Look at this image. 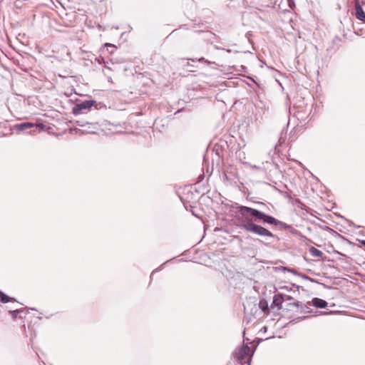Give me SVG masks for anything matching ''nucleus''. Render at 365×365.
<instances>
[{"label": "nucleus", "mask_w": 365, "mask_h": 365, "mask_svg": "<svg viewBox=\"0 0 365 365\" xmlns=\"http://www.w3.org/2000/svg\"><path fill=\"white\" fill-rule=\"evenodd\" d=\"M39 127V128H43V125L42 124H34V123H29V122H26V123H19V124H16L15 125V128L16 130H26V129H29V128H31L33 127Z\"/></svg>", "instance_id": "obj_5"}, {"label": "nucleus", "mask_w": 365, "mask_h": 365, "mask_svg": "<svg viewBox=\"0 0 365 365\" xmlns=\"http://www.w3.org/2000/svg\"><path fill=\"white\" fill-rule=\"evenodd\" d=\"M259 307L262 309V310L266 314H269V308L268 304L266 301H260L259 302Z\"/></svg>", "instance_id": "obj_11"}, {"label": "nucleus", "mask_w": 365, "mask_h": 365, "mask_svg": "<svg viewBox=\"0 0 365 365\" xmlns=\"http://www.w3.org/2000/svg\"><path fill=\"white\" fill-rule=\"evenodd\" d=\"M309 253L311 254L312 256L315 257L320 258L323 256V252L314 247H311L309 248Z\"/></svg>", "instance_id": "obj_10"}, {"label": "nucleus", "mask_w": 365, "mask_h": 365, "mask_svg": "<svg viewBox=\"0 0 365 365\" xmlns=\"http://www.w3.org/2000/svg\"><path fill=\"white\" fill-rule=\"evenodd\" d=\"M284 301L283 297L282 294H275L273 298V304L278 307V309L282 308V304Z\"/></svg>", "instance_id": "obj_8"}, {"label": "nucleus", "mask_w": 365, "mask_h": 365, "mask_svg": "<svg viewBox=\"0 0 365 365\" xmlns=\"http://www.w3.org/2000/svg\"><path fill=\"white\" fill-rule=\"evenodd\" d=\"M14 302H16V299L14 298L8 297L6 294H5L0 290V302L5 304Z\"/></svg>", "instance_id": "obj_9"}, {"label": "nucleus", "mask_w": 365, "mask_h": 365, "mask_svg": "<svg viewBox=\"0 0 365 365\" xmlns=\"http://www.w3.org/2000/svg\"><path fill=\"white\" fill-rule=\"evenodd\" d=\"M247 365H250V363H248V364H247Z\"/></svg>", "instance_id": "obj_13"}, {"label": "nucleus", "mask_w": 365, "mask_h": 365, "mask_svg": "<svg viewBox=\"0 0 365 365\" xmlns=\"http://www.w3.org/2000/svg\"><path fill=\"white\" fill-rule=\"evenodd\" d=\"M95 103L94 101H85L81 103L76 105L75 109L78 110H82L86 109H90Z\"/></svg>", "instance_id": "obj_6"}, {"label": "nucleus", "mask_w": 365, "mask_h": 365, "mask_svg": "<svg viewBox=\"0 0 365 365\" xmlns=\"http://www.w3.org/2000/svg\"><path fill=\"white\" fill-rule=\"evenodd\" d=\"M312 305L317 308H325L327 306V302L319 298H314Z\"/></svg>", "instance_id": "obj_7"}, {"label": "nucleus", "mask_w": 365, "mask_h": 365, "mask_svg": "<svg viewBox=\"0 0 365 365\" xmlns=\"http://www.w3.org/2000/svg\"><path fill=\"white\" fill-rule=\"evenodd\" d=\"M239 211L246 219H248L247 214H250L251 216L255 217L256 220H262L263 222L274 225H283V222L275 219L272 216L268 215L252 207L241 206L239 208Z\"/></svg>", "instance_id": "obj_1"}, {"label": "nucleus", "mask_w": 365, "mask_h": 365, "mask_svg": "<svg viewBox=\"0 0 365 365\" xmlns=\"http://www.w3.org/2000/svg\"><path fill=\"white\" fill-rule=\"evenodd\" d=\"M354 6L356 19L365 24V12L364 11L359 0H356Z\"/></svg>", "instance_id": "obj_4"}, {"label": "nucleus", "mask_w": 365, "mask_h": 365, "mask_svg": "<svg viewBox=\"0 0 365 365\" xmlns=\"http://www.w3.org/2000/svg\"><path fill=\"white\" fill-rule=\"evenodd\" d=\"M242 227L245 230L260 236L269 237H273V234L269 230L260 225H256L251 221L245 223Z\"/></svg>", "instance_id": "obj_2"}, {"label": "nucleus", "mask_w": 365, "mask_h": 365, "mask_svg": "<svg viewBox=\"0 0 365 365\" xmlns=\"http://www.w3.org/2000/svg\"><path fill=\"white\" fill-rule=\"evenodd\" d=\"M252 354L251 349L247 344L242 345L237 349L235 353V358L240 361L242 364H243V361H245V362L247 361V363H250Z\"/></svg>", "instance_id": "obj_3"}, {"label": "nucleus", "mask_w": 365, "mask_h": 365, "mask_svg": "<svg viewBox=\"0 0 365 365\" xmlns=\"http://www.w3.org/2000/svg\"><path fill=\"white\" fill-rule=\"evenodd\" d=\"M21 312H23V309H21V310L16 309V310H14V311H10L9 314L11 316V317L13 318V319L15 320L17 318L18 314Z\"/></svg>", "instance_id": "obj_12"}]
</instances>
